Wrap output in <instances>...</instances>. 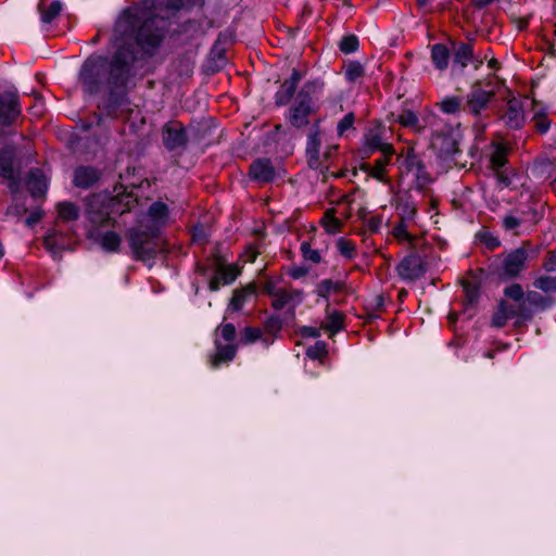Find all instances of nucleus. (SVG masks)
Segmentation results:
<instances>
[{"mask_svg":"<svg viewBox=\"0 0 556 556\" xmlns=\"http://www.w3.org/2000/svg\"><path fill=\"white\" fill-rule=\"evenodd\" d=\"M438 105L445 114H457L463 108V99L457 96L445 97L438 103Z\"/></svg>","mask_w":556,"mask_h":556,"instance_id":"32","label":"nucleus"},{"mask_svg":"<svg viewBox=\"0 0 556 556\" xmlns=\"http://www.w3.org/2000/svg\"><path fill=\"white\" fill-rule=\"evenodd\" d=\"M164 21L148 17L139 7L125 10L116 22L115 30L121 35L134 37L141 46L156 47L163 38Z\"/></svg>","mask_w":556,"mask_h":556,"instance_id":"1","label":"nucleus"},{"mask_svg":"<svg viewBox=\"0 0 556 556\" xmlns=\"http://www.w3.org/2000/svg\"><path fill=\"white\" fill-rule=\"evenodd\" d=\"M240 270L237 265H225L218 263L215 276L210 280L208 288L211 291H217L220 285H229L236 280Z\"/></svg>","mask_w":556,"mask_h":556,"instance_id":"14","label":"nucleus"},{"mask_svg":"<svg viewBox=\"0 0 556 556\" xmlns=\"http://www.w3.org/2000/svg\"><path fill=\"white\" fill-rule=\"evenodd\" d=\"M14 151L5 148L0 151V176L9 180L10 189L15 192L18 189V181L14 172Z\"/></svg>","mask_w":556,"mask_h":556,"instance_id":"13","label":"nucleus"},{"mask_svg":"<svg viewBox=\"0 0 556 556\" xmlns=\"http://www.w3.org/2000/svg\"><path fill=\"white\" fill-rule=\"evenodd\" d=\"M532 122L534 123L536 130L541 134L546 132L551 126V121L548 119L547 115L540 110L534 112Z\"/></svg>","mask_w":556,"mask_h":556,"instance_id":"47","label":"nucleus"},{"mask_svg":"<svg viewBox=\"0 0 556 556\" xmlns=\"http://www.w3.org/2000/svg\"><path fill=\"white\" fill-rule=\"evenodd\" d=\"M501 118L509 128H520L525 123L523 102L516 98L510 99Z\"/></svg>","mask_w":556,"mask_h":556,"instance_id":"11","label":"nucleus"},{"mask_svg":"<svg viewBox=\"0 0 556 556\" xmlns=\"http://www.w3.org/2000/svg\"><path fill=\"white\" fill-rule=\"evenodd\" d=\"M316 84H306L299 92L295 104L290 108L288 121L296 127L302 128L308 125V116L314 112L311 93L314 92Z\"/></svg>","mask_w":556,"mask_h":556,"instance_id":"3","label":"nucleus"},{"mask_svg":"<svg viewBox=\"0 0 556 556\" xmlns=\"http://www.w3.org/2000/svg\"><path fill=\"white\" fill-rule=\"evenodd\" d=\"M473 58V49L469 43L462 42L454 49L453 65H459L465 68Z\"/></svg>","mask_w":556,"mask_h":556,"instance_id":"25","label":"nucleus"},{"mask_svg":"<svg viewBox=\"0 0 556 556\" xmlns=\"http://www.w3.org/2000/svg\"><path fill=\"white\" fill-rule=\"evenodd\" d=\"M532 252L531 244L522 242L520 247L503 254L501 276L507 279L518 278L527 269Z\"/></svg>","mask_w":556,"mask_h":556,"instance_id":"2","label":"nucleus"},{"mask_svg":"<svg viewBox=\"0 0 556 556\" xmlns=\"http://www.w3.org/2000/svg\"><path fill=\"white\" fill-rule=\"evenodd\" d=\"M514 318V311L507 307V300H502L492 317V326L495 328L504 327L509 319Z\"/></svg>","mask_w":556,"mask_h":556,"instance_id":"27","label":"nucleus"},{"mask_svg":"<svg viewBox=\"0 0 556 556\" xmlns=\"http://www.w3.org/2000/svg\"><path fill=\"white\" fill-rule=\"evenodd\" d=\"M504 295L509 301L526 304V293L523 292V289L519 283H513L506 287L504 289Z\"/></svg>","mask_w":556,"mask_h":556,"instance_id":"38","label":"nucleus"},{"mask_svg":"<svg viewBox=\"0 0 556 556\" xmlns=\"http://www.w3.org/2000/svg\"><path fill=\"white\" fill-rule=\"evenodd\" d=\"M163 141L166 148L173 150L185 144L186 136L180 124L169 123L164 127Z\"/></svg>","mask_w":556,"mask_h":556,"instance_id":"17","label":"nucleus"},{"mask_svg":"<svg viewBox=\"0 0 556 556\" xmlns=\"http://www.w3.org/2000/svg\"><path fill=\"white\" fill-rule=\"evenodd\" d=\"M494 96V89H484L482 81L478 80L466 96L465 110L475 117H479L488 109Z\"/></svg>","mask_w":556,"mask_h":556,"instance_id":"5","label":"nucleus"},{"mask_svg":"<svg viewBox=\"0 0 556 556\" xmlns=\"http://www.w3.org/2000/svg\"><path fill=\"white\" fill-rule=\"evenodd\" d=\"M262 338V330L258 328L248 327L243 330L241 342L243 344H251Z\"/></svg>","mask_w":556,"mask_h":556,"instance_id":"50","label":"nucleus"},{"mask_svg":"<svg viewBox=\"0 0 556 556\" xmlns=\"http://www.w3.org/2000/svg\"><path fill=\"white\" fill-rule=\"evenodd\" d=\"M156 236L154 230L131 229L129 232V244L137 258L142 261L151 260L155 254V247L152 238Z\"/></svg>","mask_w":556,"mask_h":556,"instance_id":"6","label":"nucleus"},{"mask_svg":"<svg viewBox=\"0 0 556 556\" xmlns=\"http://www.w3.org/2000/svg\"><path fill=\"white\" fill-rule=\"evenodd\" d=\"M122 238L114 231H108L100 238L101 247L108 252H118Z\"/></svg>","mask_w":556,"mask_h":556,"instance_id":"35","label":"nucleus"},{"mask_svg":"<svg viewBox=\"0 0 556 556\" xmlns=\"http://www.w3.org/2000/svg\"><path fill=\"white\" fill-rule=\"evenodd\" d=\"M303 301L301 290L281 288L271 302V306L277 309H294Z\"/></svg>","mask_w":556,"mask_h":556,"instance_id":"12","label":"nucleus"},{"mask_svg":"<svg viewBox=\"0 0 556 556\" xmlns=\"http://www.w3.org/2000/svg\"><path fill=\"white\" fill-rule=\"evenodd\" d=\"M216 338H222L227 343H231L236 338V328L232 324L220 325L216 329Z\"/></svg>","mask_w":556,"mask_h":556,"instance_id":"48","label":"nucleus"},{"mask_svg":"<svg viewBox=\"0 0 556 556\" xmlns=\"http://www.w3.org/2000/svg\"><path fill=\"white\" fill-rule=\"evenodd\" d=\"M42 217V212L41 211H35L33 212L27 218H26V225L27 226H33L35 225L36 223H38Z\"/></svg>","mask_w":556,"mask_h":556,"instance_id":"62","label":"nucleus"},{"mask_svg":"<svg viewBox=\"0 0 556 556\" xmlns=\"http://www.w3.org/2000/svg\"><path fill=\"white\" fill-rule=\"evenodd\" d=\"M358 48V39L356 36H346L340 42V50L344 53H352Z\"/></svg>","mask_w":556,"mask_h":556,"instance_id":"54","label":"nucleus"},{"mask_svg":"<svg viewBox=\"0 0 556 556\" xmlns=\"http://www.w3.org/2000/svg\"><path fill=\"white\" fill-rule=\"evenodd\" d=\"M106 68V60L102 56H91L84 63L79 78L88 93L98 90L99 83Z\"/></svg>","mask_w":556,"mask_h":556,"instance_id":"4","label":"nucleus"},{"mask_svg":"<svg viewBox=\"0 0 556 556\" xmlns=\"http://www.w3.org/2000/svg\"><path fill=\"white\" fill-rule=\"evenodd\" d=\"M401 222L412 219L416 214V206L410 202H404L397 205Z\"/></svg>","mask_w":556,"mask_h":556,"instance_id":"52","label":"nucleus"},{"mask_svg":"<svg viewBox=\"0 0 556 556\" xmlns=\"http://www.w3.org/2000/svg\"><path fill=\"white\" fill-rule=\"evenodd\" d=\"M365 74L364 67L359 62H350L345 65V77L349 81L354 83Z\"/></svg>","mask_w":556,"mask_h":556,"instance_id":"41","label":"nucleus"},{"mask_svg":"<svg viewBox=\"0 0 556 556\" xmlns=\"http://www.w3.org/2000/svg\"><path fill=\"white\" fill-rule=\"evenodd\" d=\"M281 288H278L276 286V283L273 281V280H267L264 286H263V290L266 294H268L269 296L273 298V300L275 299V296L278 294L279 290Z\"/></svg>","mask_w":556,"mask_h":556,"instance_id":"60","label":"nucleus"},{"mask_svg":"<svg viewBox=\"0 0 556 556\" xmlns=\"http://www.w3.org/2000/svg\"><path fill=\"white\" fill-rule=\"evenodd\" d=\"M382 157L377 160L374 164V166L370 168L369 174L371 177L380 180L386 181V173H387V166L390 163L391 156L393 153H382Z\"/></svg>","mask_w":556,"mask_h":556,"instance_id":"31","label":"nucleus"},{"mask_svg":"<svg viewBox=\"0 0 556 556\" xmlns=\"http://www.w3.org/2000/svg\"><path fill=\"white\" fill-rule=\"evenodd\" d=\"M320 143L319 130L315 129L314 131H311L306 143V157L309 167L314 169L324 168L320 154Z\"/></svg>","mask_w":556,"mask_h":556,"instance_id":"15","label":"nucleus"},{"mask_svg":"<svg viewBox=\"0 0 556 556\" xmlns=\"http://www.w3.org/2000/svg\"><path fill=\"white\" fill-rule=\"evenodd\" d=\"M397 121L401 125H403L405 127H410V128L415 129L416 131H420L424 128L419 124V119H418L417 115L409 110L403 111L399 115Z\"/></svg>","mask_w":556,"mask_h":556,"instance_id":"37","label":"nucleus"},{"mask_svg":"<svg viewBox=\"0 0 556 556\" xmlns=\"http://www.w3.org/2000/svg\"><path fill=\"white\" fill-rule=\"evenodd\" d=\"M521 224V220L513 215H507L503 218L502 225L505 230L507 231H514L516 230Z\"/></svg>","mask_w":556,"mask_h":556,"instance_id":"57","label":"nucleus"},{"mask_svg":"<svg viewBox=\"0 0 556 556\" xmlns=\"http://www.w3.org/2000/svg\"><path fill=\"white\" fill-rule=\"evenodd\" d=\"M306 354L312 359H323L327 355V345L323 341H317L307 349Z\"/></svg>","mask_w":556,"mask_h":556,"instance_id":"49","label":"nucleus"},{"mask_svg":"<svg viewBox=\"0 0 556 556\" xmlns=\"http://www.w3.org/2000/svg\"><path fill=\"white\" fill-rule=\"evenodd\" d=\"M301 252L306 261H311L315 264H318L321 261L319 252L312 249L308 242L301 243Z\"/></svg>","mask_w":556,"mask_h":556,"instance_id":"51","label":"nucleus"},{"mask_svg":"<svg viewBox=\"0 0 556 556\" xmlns=\"http://www.w3.org/2000/svg\"><path fill=\"white\" fill-rule=\"evenodd\" d=\"M56 208L59 218L63 220H74L78 217V210L71 202L59 203Z\"/></svg>","mask_w":556,"mask_h":556,"instance_id":"39","label":"nucleus"},{"mask_svg":"<svg viewBox=\"0 0 556 556\" xmlns=\"http://www.w3.org/2000/svg\"><path fill=\"white\" fill-rule=\"evenodd\" d=\"M38 11L42 23L49 24L61 13L62 3L58 0H40L38 3Z\"/></svg>","mask_w":556,"mask_h":556,"instance_id":"23","label":"nucleus"},{"mask_svg":"<svg viewBox=\"0 0 556 556\" xmlns=\"http://www.w3.org/2000/svg\"><path fill=\"white\" fill-rule=\"evenodd\" d=\"M342 327L343 315L337 311L329 313L321 324V328L330 334L338 332L342 329Z\"/></svg>","mask_w":556,"mask_h":556,"instance_id":"30","label":"nucleus"},{"mask_svg":"<svg viewBox=\"0 0 556 556\" xmlns=\"http://www.w3.org/2000/svg\"><path fill=\"white\" fill-rule=\"evenodd\" d=\"M169 222L170 217L168 206L161 201H156L152 203L148 210L144 227L154 230L157 233V231L167 226Z\"/></svg>","mask_w":556,"mask_h":556,"instance_id":"8","label":"nucleus"},{"mask_svg":"<svg viewBox=\"0 0 556 556\" xmlns=\"http://www.w3.org/2000/svg\"><path fill=\"white\" fill-rule=\"evenodd\" d=\"M337 248H338L339 252L346 258L351 260L355 256V252H356L355 244L345 238L338 239Z\"/></svg>","mask_w":556,"mask_h":556,"instance_id":"46","label":"nucleus"},{"mask_svg":"<svg viewBox=\"0 0 556 556\" xmlns=\"http://www.w3.org/2000/svg\"><path fill=\"white\" fill-rule=\"evenodd\" d=\"M507 307L514 311V318H516V325H520L525 320L532 318V311L525 303H516L507 301Z\"/></svg>","mask_w":556,"mask_h":556,"instance_id":"36","label":"nucleus"},{"mask_svg":"<svg viewBox=\"0 0 556 556\" xmlns=\"http://www.w3.org/2000/svg\"><path fill=\"white\" fill-rule=\"evenodd\" d=\"M275 175V169L269 160H256L250 166V176L256 181L270 182Z\"/></svg>","mask_w":556,"mask_h":556,"instance_id":"18","label":"nucleus"},{"mask_svg":"<svg viewBox=\"0 0 556 556\" xmlns=\"http://www.w3.org/2000/svg\"><path fill=\"white\" fill-rule=\"evenodd\" d=\"M364 144L367 152L380 151L382 153H394L393 147L383 141L379 129L369 130L365 135Z\"/></svg>","mask_w":556,"mask_h":556,"instance_id":"19","label":"nucleus"},{"mask_svg":"<svg viewBox=\"0 0 556 556\" xmlns=\"http://www.w3.org/2000/svg\"><path fill=\"white\" fill-rule=\"evenodd\" d=\"M290 276L294 279L304 277L307 274V269L304 267H293L290 269Z\"/></svg>","mask_w":556,"mask_h":556,"instance_id":"63","label":"nucleus"},{"mask_svg":"<svg viewBox=\"0 0 556 556\" xmlns=\"http://www.w3.org/2000/svg\"><path fill=\"white\" fill-rule=\"evenodd\" d=\"M508 147L504 143L493 146V152L490 155L491 166L494 170L502 168L507 162Z\"/></svg>","mask_w":556,"mask_h":556,"instance_id":"29","label":"nucleus"},{"mask_svg":"<svg viewBox=\"0 0 556 556\" xmlns=\"http://www.w3.org/2000/svg\"><path fill=\"white\" fill-rule=\"evenodd\" d=\"M301 79V75L298 71H293L289 79L285 80L280 87V90L276 94V101L280 105L287 104L293 97L298 84Z\"/></svg>","mask_w":556,"mask_h":556,"instance_id":"20","label":"nucleus"},{"mask_svg":"<svg viewBox=\"0 0 556 556\" xmlns=\"http://www.w3.org/2000/svg\"><path fill=\"white\" fill-rule=\"evenodd\" d=\"M425 265L420 256L410 254L396 266L397 275L404 280H416L425 274Z\"/></svg>","mask_w":556,"mask_h":556,"instance_id":"9","label":"nucleus"},{"mask_svg":"<svg viewBox=\"0 0 556 556\" xmlns=\"http://www.w3.org/2000/svg\"><path fill=\"white\" fill-rule=\"evenodd\" d=\"M543 266L547 271L556 270V253H551Z\"/></svg>","mask_w":556,"mask_h":556,"instance_id":"61","label":"nucleus"},{"mask_svg":"<svg viewBox=\"0 0 556 556\" xmlns=\"http://www.w3.org/2000/svg\"><path fill=\"white\" fill-rule=\"evenodd\" d=\"M480 238L482 242L491 250L498 248L501 244L500 240L489 232H482Z\"/></svg>","mask_w":556,"mask_h":556,"instance_id":"58","label":"nucleus"},{"mask_svg":"<svg viewBox=\"0 0 556 556\" xmlns=\"http://www.w3.org/2000/svg\"><path fill=\"white\" fill-rule=\"evenodd\" d=\"M431 60L438 70H445L450 61V51L446 46L442 43L434 45L431 49Z\"/></svg>","mask_w":556,"mask_h":556,"instance_id":"28","label":"nucleus"},{"mask_svg":"<svg viewBox=\"0 0 556 556\" xmlns=\"http://www.w3.org/2000/svg\"><path fill=\"white\" fill-rule=\"evenodd\" d=\"M127 72L128 66L126 62L122 61V53L118 52L111 64V75L114 76L116 79H119Z\"/></svg>","mask_w":556,"mask_h":556,"instance_id":"42","label":"nucleus"},{"mask_svg":"<svg viewBox=\"0 0 556 556\" xmlns=\"http://www.w3.org/2000/svg\"><path fill=\"white\" fill-rule=\"evenodd\" d=\"M302 333L307 337L316 338L319 336V330L314 327H303Z\"/></svg>","mask_w":556,"mask_h":556,"instance_id":"64","label":"nucleus"},{"mask_svg":"<svg viewBox=\"0 0 556 556\" xmlns=\"http://www.w3.org/2000/svg\"><path fill=\"white\" fill-rule=\"evenodd\" d=\"M45 247L52 253H58L63 249L62 236L55 230L49 232L43 240Z\"/></svg>","mask_w":556,"mask_h":556,"instance_id":"40","label":"nucleus"},{"mask_svg":"<svg viewBox=\"0 0 556 556\" xmlns=\"http://www.w3.org/2000/svg\"><path fill=\"white\" fill-rule=\"evenodd\" d=\"M383 223V219L381 216L379 215H376V216H371L368 220H367V228L369 229V231L371 232H378L381 228V225Z\"/></svg>","mask_w":556,"mask_h":556,"instance_id":"59","label":"nucleus"},{"mask_svg":"<svg viewBox=\"0 0 556 556\" xmlns=\"http://www.w3.org/2000/svg\"><path fill=\"white\" fill-rule=\"evenodd\" d=\"M99 178L97 169L92 167H80L75 172L74 182L77 187L88 188Z\"/></svg>","mask_w":556,"mask_h":556,"instance_id":"26","label":"nucleus"},{"mask_svg":"<svg viewBox=\"0 0 556 556\" xmlns=\"http://www.w3.org/2000/svg\"><path fill=\"white\" fill-rule=\"evenodd\" d=\"M343 288L342 282L331 279L321 280L316 288V293L320 298H328L331 293L340 292Z\"/></svg>","mask_w":556,"mask_h":556,"instance_id":"34","label":"nucleus"},{"mask_svg":"<svg viewBox=\"0 0 556 556\" xmlns=\"http://www.w3.org/2000/svg\"><path fill=\"white\" fill-rule=\"evenodd\" d=\"M354 121H355V117H354V114L353 113H348L339 123H338V127H337V131H338V135L339 136H342L344 135V132L349 129H352L353 128V125H354Z\"/></svg>","mask_w":556,"mask_h":556,"instance_id":"55","label":"nucleus"},{"mask_svg":"<svg viewBox=\"0 0 556 556\" xmlns=\"http://www.w3.org/2000/svg\"><path fill=\"white\" fill-rule=\"evenodd\" d=\"M534 287L544 292H556V278L551 276H541L533 282Z\"/></svg>","mask_w":556,"mask_h":556,"instance_id":"43","label":"nucleus"},{"mask_svg":"<svg viewBox=\"0 0 556 556\" xmlns=\"http://www.w3.org/2000/svg\"><path fill=\"white\" fill-rule=\"evenodd\" d=\"M126 199H127L126 207L121 208L119 207L121 201H118L115 198H112L111 202H110L111 211L113 213H119V214H124L126 211H129L130 210V203L134 202L135 200L130 195H127Z\"/></svg>","mask_w":556,"mask_h":556,"instance_id":"56","label":"nucleus"},{"mask_svg":"<svg viewBox=\"0 0 556 556\" xmlns=\"http://www.w3.org/2000/svg\"><path fill=\"white\" fill-rule=\"evenodd\" d=\"M323 226L329 233H336L339 231L341 222L334 216L332 211H327L323 220Z\"/></svg>","mask_w":556,"mask_h":556,"instance_id":"44","label":"nucleus"},{"mask_svg":"<svg viewBox=\"0 0 556 556\" xmlns=\"http://www.w3.org/2000/svg\"><path fill=\"white\" fill-rule=\"evenodd\" d=\"M21 111L15 89H10L0 93V125H12L21 115Z\"/></svg>","mask_w":556,"mask_h":556,"instance_id":"7","label":"nucleus"},{"mask_svg":"<svg viewBox=\"0 0 556 556\" xmlns=\"http://www.w3.org/2000/svg\"><path fill=\"white\" fill-rule=\"evenodd\" d=\"M526 305L533 312L532 308L545 309L549 307L552 301L535 291H530L526 294Z\"/></svg>","mask_w":556,"mask_h":556,"instance_id":"33","label":"nucleus"},{"mask_svg":"<svg viewBox=\"0 0 556 556\" xmlns=\"http://www.w3.org/2000/svg\"><path fill=\"white\" fill-rule=\"evenodd\" d=\"M405 162L407 169L414 175L421 187L426 186L430 181L421 161L415 154L409 153L406 156Z\"/></svg>","mask_w":556,"mask_h":556,"instance_id":"22","label":"nucleus"},{"mask_svg":"<svg viewBox=\"0 0 556 556\" xmlns=\"http://www.w3.org/2000/svg\"><path fill=\"white\" fill-rule=\"evenodd\" d=\"M237 348L232 343L222 344L218 338L215 339V353L210 356V365L212 368H218L224 363L233 359Z\"/></svg>","mask_w":556,"mask_h":556,"instance_id":"16","label":"nucleus"},{"mask_svg":"<svg viewBox=\"0 0 556 556\" xmlns=\"http://www.w3.org/2000/svg\"><path fill=\"white\" fill-rule=\"evenodd\" d=\"M394 238L399 241L413 242L414 238L408 233L405 222H400L392 230Z\"/></svg>","mask_w":556,"mask_h":556,"instance_id":"53","label":"nucleus"},{"mask_svg":"<svg viewBox=\"0 0 556 556\" xmlns=\"http://www.w3.org/2000/svg\"><path fill=\"white\" fill-rule=\"evenodd\" d=\"M98 200L99 198L98 197H93L90 204H89V217H90V220L94 224H99V225H102L104 224L106 220L110 219V213L108 211H105L104 213L102 212H96L93 210V204L98 203Z\"/></svg>","mask_w":556,"mask_h":556,"instance_id":"45","label":"nucleus"},{"mask_svg":"<svg viewBox=\"0 0 556 556\" xmlns=\"http://www.w3.org/2000/svg\"><path fill=\"white\" fill-rule=\"evenodd\" d=\"M431 146L443 157L452 156L459 152L458 139L452 131H435L431 138Z\"/></svg>","mask_w":556,"mask_h":556,"instance_id":"10","label":"nucleus"},{"mask_svg":"<svg viewBox=\"0 0 556 556\" xmlns=\"http://www.w3.org/2000/svg\"><path fill=\"white\" fill-rule=\"evenodd\" d=\"M256 293V287L253 283L245 286L242 289L233 291L229 307L233 311H239L243 305Z\"/></svg>","mask_w":556,"mask_h":556,"instance_id":"24","label":"nucleus"},{"mask_svg":"<svg viewBox=\"0 0 556 556\" xmlns=\"http://www.w3.org/2000/svg\"><path fill=\"white\" fill-rule=\"evenodd\" d=\"M27 187L34 197L42 195L48 189V179L40 169L30 170Z\"/></svg>","mask_w":556,"mask_h":556,"instance_id":"21","label":"nucleus"}]
</instances>
